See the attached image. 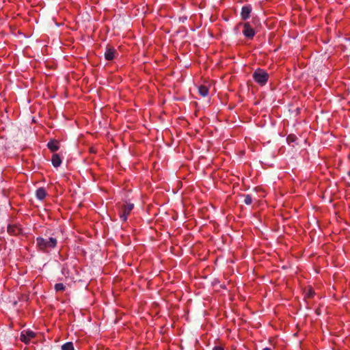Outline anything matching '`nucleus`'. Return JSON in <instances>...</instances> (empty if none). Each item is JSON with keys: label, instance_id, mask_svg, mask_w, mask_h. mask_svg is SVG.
<instances>
[{"label": "nucleus", "instance_id": "16", "mask_svg": "<svg viewBox=\"0 0 350 350\" xmlns=\"http://www.w3.org/2000/svg\"><path fill=\"white\" fill-rule=\"evenodd\" d=\"M213 350H224L223 347L220 346H216L215 347Z\"/></svg>", "mask_w": 350, "mask_h": 350}, {"label": "nucleus", "instance_id": "8", "mask_svg": "<svg viewBox=\"0 0 350 350\" xmlns=\"http://www.w3.org/2000/svg\"><path fill=\"white\" fill-rule=\"evenodd\" d=\"M7 230L12 235H18L21 233V229L16 225H8Z\"/></svg>", "mask_w": 350, "mask_h": 350}, {"label": "nucleus", "instance_id": "14", "mask_svg": "<svg viewBox=\"0 0 350 350\" xmlns=\"http://www.w3.org/2000/svg\"><path fill=\"white\" fill-rule=\"evenodd\" d=\"M243 197H244L243 202L247 205H250L252 202V196L249 194H247V195H243Z\"/></svg>", "mask_w": 350, "mask_h": 350}, {"label": "nucleus", "instance_id": "6", "mask_svg": "<svg viewBox=\"0 0 350 350\" xmlns=\"http://www.w3.org/2000/svg\"><path fill=\"white\" fill-rule=\"evenodd\" d=\"M118 55V53L116 50L112 47L107 46L105 52V58L108 60L111 61L113 60L116 55Z\"/></svg>", "mask_w": 350, "mask_h": 350}, {"label": "nucleus", "instance_id": "3", "mask_svg": "<svg viewBox=\"0 0 350 350\" xmlns=\"http://www.w3.org/2000/svg\"><path fill=\"white\" fill-rule=\"evenodd\" d=\"M134 207L133 204H122L120 207V217L122 221L127 220L128 216Z\"/></svg>", "mask_w": 350, "mask_h": 350}, {"label": "nucleus", "instance_id": "9", "mask_svg": "<svg viewBox=\"0 0 350 350\" xmlns=\"http://www.w3.org/2000/svg\"><path fill=\"white\" fill-rule=\"evenodd\" d=\"M47 147L52 152H55L59 148L57 141L55 139L49 141L47 144Z\"/></svg>", "mask_w": 350, "mask_h": 350}, {"label": "nucleus", "instance_id": "1", "mask_svg": "<svg viewBox=\"0 0 350 350\" xmlns=\"http://www.w3.org/2000/svg\"><path fill=\"white\" fill-rule=\"evenodd\" d=\"M36 241L37 247L43 252H46L49 249H54L57 243L56 238L54 237L44 239L42 237H38Z\"/></svg>", "mask_w": 350, "mask_h": 350}, {"label": "nucleus", "instance_id": "10", "mask_svg": "<svg viewBox=\"0 0 350 350\" xmlns=\"http://www.w3.org/2000/svg\"><path fill=\"white\" fill-rule=\"evenodd\" d=\"M51 162L55 167H57L62 164V159L58 154H53L52 156Z\"/></svg>", "mask_w": 350, "mask_h": 350}, {"label": "nucleus", "instance_id": "12", "mask_svg": "<svg viewBox=\"0 0 350 350\" xmlns=\"http://www.w3.org/2000/svg\"><path fill=\"white\" fill-rule=\"evenodd\" d=\"M198 92L202 96L205 97L208 94V89L205 85H200L198 88Z\"/></svg>", "mask_w": 350, "mask_h": 350}, {"label": "nucleus", "instance_id": "7", "mask_svg": "<svg viewBox=\"0 0 350 350\" xmlns=\"http://www.w3.org/2000/svg\"><path fill=\"white\" fill-rule=\"evenodd\" d=\"M252 12V6L250 5H244L241 12V16L243 20H246L250 18Z\"/></svg>", "mask_w": 350, "mask_h": 350}, {"label": "nucleus", "instance_id": "5", "mask_svg": "<svg viewBox=\"0 0 350 350\" xmlns=\"http://www.w3.org/2000/svg\"><path fill=\"white\" fill-rule=\"evenodd\" d=\"M35 336L36 334L31 330H23L21 333L20 340L25 344H27Z\"/></svg>", "mask_w": 350, "mask_h": 350}, {"label": "nucleus", "instance_id": "15", "mask_svg": "<svg viewBox=\"0 0 350 350\" xmlns=\"http://www.w3.org/2000/svg\"><path fill=\"white\" fill-rule=\"evenodd\" d=\"M66 288V286L62 283H57L55 285V289L56 291H64Z\"/></svg>", "mask_w": 350, "mask_h": 350}, {"label": "nucleus", "instance_id": "11", "mask_svg": "<svg viewBox=\"0 0 350 350\" xmlns=\"http://www.w3.org/2000/svg\"><path fill=\"white\" fill-rule=\"evenodd\" d=\"M36 198L39 200H43L46 196V191L44 188L40 187L36 191Z\"/></svg>", "mask_w": 350, "mask_h": 350}, {"label": "nucleus", "instance_id": "13", "mask_svg": "<svg viewBox=\"0 0 350 350\" xmlns=\"http://www.w3.org/2000/svg\"><path fill=\"white\" fill-rule=\"evenodd\" d=\"M62 350H74V346L72 342L64 343L62 346Z\"/></svg>", "mask_w": 350, "mask_h": 350}, {"label": "nucleus", "instance_id": "17", "mask_svg": "<svg viewBox=\"0 0 350 350\" xmlns=\"http://www.w3.org/2000/svg\"><path fill=\"white\" fill-rule=\"evenodd\" d=\"M262 350H271V349L270 348L266 347V348H264Z\"/></svg>", "mask_w": 350, "mask_h": 350}, {"label": "nucleus", "instance_id": "4", "mask_svg": "<svg viewBox=\"0 0 350 350\" xmlns=\"http://www.w3.org/2000/svg\"><path fill=\"white\" fill-rule=\"evenodd\" d=\"M239 25H242V23H239ZM243 34L248 39H252L255 36V31L254 28L252 27L249 22H246L243 23Z\"/></svg>", "mask_w": 350, "mask_h": 350}, {"label": "nucleus", "instance_id": "2", "mask_svg": "<svg viewBox=\"0 0 350 350\" xmlns=\"http://www.w3.org/2000/svg\"><path fill=\"white\" fill-rule=\"evenodd\" d=\"M255 82L260 85H265L269 80V74L263 69L258 68L252 74Z\"/></svg>", "mask_w": 350, "mask_h": 350}]
</instances>
